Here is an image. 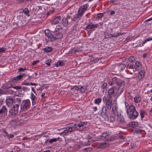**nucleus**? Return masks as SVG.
Wrapping results in <instances>:
<instances>
[{
    "label": "nucleus",
    "mask_w": 152,
    "mask_h": 152,
    "mask_svg": "<svg viewBox=\"0 0 152 152\" xmlns=\"http://www.w3.org/2000/svg\"><path fill=\"white\" fill-rule=\"evenodd\" d=\"M113 114L110 116V119L111 121H114L116 118L117 122L123 124L124 121L123 116L118 113V108L116 105H112Z\"/></svg>",
    "instance_id": "obj_1"
},
{
    "label": "nucleus",
    "mask_w": 152,
    "mask_h": 152,
    "mask_svg": "<svg viewBox=\"0 0 152 152\" xmlns=\"http://www.w3.org/2000/svg\"><path fill=\"white\" fill-rule=\"evenodd\" d=\"M126 112L129 117L132 119L136 118L138 115L134 105H126Z\"/></svg>",
    "instance_id": "obj_2"
},
{
    "label": "nucleus",
    "mask_w": 152,
    "mask_h": 152,
    "mask_svg": "<svg viewBox=\"0 0 152 152\" xmlns=\"http://www.w3.org/2000/svg\"><path fill=\"white\" fill-rule=\"evenodd\" d=\"M8 107H10L11 105H7ZM13 106L12 108L10 110V113L14 115L17 114L18 113V107L19 105H11Z\"/></svg>",
    "instance_id": "obj_3"
},
{
    "label": "nucleus",
    "mask_w": 152,
    "mask_h": 152,
    "mask_svg": "<svg viewBox=\"0 0 152 152\" xmlns=\"http://www.w3.org/2000/svg\"><path fill=\"white\" fill-rule=\"evenodd\" d=\"M81 88L80 86H75L71 88V92L73 95L75 96H78L79 89Z\"/></svg>",
    "instance_id": "obj_4"
},
{
    "label": "nucleus",
    "mask_w": 152,
    "mask_h": 152,
    "mask_svg": "<svg viewBox=\"0 0 152 152\" xmlns=\"http://www.w3.org/2000/svg\"><path fill=\"white\" fill-rule=\"evenodd\" d=\"M125 85V83H123L120 85L116 94L117 97L120 96L124 91Z\"/></svg>",
    "instance_id": "obj_5"
},
{
    "label": "nucleus",
    "mask_w": 152,
    "mask_h": 152,
    "mask_svg": "<svg viewBox=\"0 0 152 152\" xmlns=\"http://www.w3.org/2000/svg\"><path fill=\"white\" fill-rule=\"evenodd\" d=\"M52 37L51 41H53L56 39H60L63 37V34L61 33H58L53 34Z\"/></svg>",
    "instance_id": "obj_6"
},
{
    "label": "nucleus",
    "mask_w": 152,
    "mask_h": 152,
    "mask_svg": "<svg viewBox=\"0 0 152 152\" xmlns=\"http://www.w3.org/2000/svg\"><path fill=\"white\" fill-rule=\"evenodd\" d=\"M103 101L106 104H112V100L111 98H109L106 96H104L102 99Z\"/></svg>",
    "instance_id": "obj_7"
},
{
    "label": "nucleus",
    "mask_w": 152,
    "mask_h": 152,
    "mask_svg": "<svg viewBox=\"0 0 152 152\" xmlns=\"http://www.w3.org/2000/svg\"><path fill=\"white\" fill-rule=\"evenodd\" d=\"M76 126H75V124L74 126L71 127H68L66 128V130H64L63 132V133L65 134H67L69 132H71L74 131L75 129V128Z\"/></svg>",
    "instance_id": "obj_8"
},
{
    "label": "nucleus",
    "mask_w": 152,
    "mask_h": 152,
    "mask_svg": "<svg viewBox=\"0 0 152 152\" xmlns=\"http://www.w3.org/2000/svg\"><path fill=\"white\" fill-rule=\"evenodd\" d=\"M45 35L48 37V40L49 41H51L52 38L53 36V34H52L50 31L48 29H47L45 30Z\"/></svg>",
    "instance_id": "obj_9"
},
{
    "label": "nucleus",
    "mask_w": 152,
    "mask_h": 152,
    "mask_svg": "<svg viewBox=\"0 0 152 152\" xmlns=\"http://www.w3.org/2000/svg\"><path fill=\"white\" fill-rule=\"evenodd\" d=\"M127 67L130 69L129 71L132 73L134 72L137 70V67H135V65L132 64H128Z\"/></svg>",
    "instance_id": "obj_10"
},
{
    "label": "nucleus",
    "mask_w": 152,
    "mask_h": 152,
    "mask_svg": "<svg viewBox=\"0 0 152 152\" xmlns=\"http://www.w3.org/2000/svg\"><path fill=\"white\" fill-rule=\"evenodd\" d=\"M61 19V16H58L56 17L53 20H52L51 23L52 25H55L58 24L59 23V21Z\"/></svg>",
    "instance_id": "obj_11"
},
{
    "label": "nucleus",
    "mask_w": 152,
    "mask_h": 152,
    "mask_svg": "<svg viewBox=\"0 0 152 152\" xmlns=\"http://www.w3.org/2000/svg\"><path fill=\"white\" fill-rule=\"evenodd\" d=\"M107 93L109 98H111L114 95L115 89L114 87L109 89Z\"/></svg>",
    "instance_id": "obj_12"
},
{
    "label": "nucleus",
    "mask_w": 152,
    "mask_h": 152,
    "mask_svg": "<svg viewBox=\"0 0 152 152\" xmlns=\"http://www.w3.org/2000/svg\"><path fill=\"white\" fill-rule=\"evenodd\" d=\"M24 75V74H23V75H20L14 77L12 78L13 81L15 82L18 80H19L21 79L23 76Z\"/></svg>",
    "instance_id": "obj_13"
},
{
    "label": "nucleus",
    "mask_w": 152,
    "mask_h": 152,
    "mask_svg": "<svg viewBox=\"0 0 152 152\" xmlns=\"http://www.w3.org/2000/svg\"><path fill=\"white\" fill-rule=\"evenodd\" d=\"M64 63L63 61L61 60H59L57 62L55 63V66L57 67H59L63 66L64 65Z\"/></svg>",
    "instance_id": "obj_14"
},
{
    "label": "nucleus",
    "mask_w": 152,
    "mask_h": 152,
    "mask_svg": "<svg viewBox=\"0 0 152 152\" xmlns=\"http://www.w3.org/2000/svg\"><path fill=\"white\" fill-rule=\"evenodd\" d=\"M139 125V123L137 121H132L129 124V125L130 126L133 128H135Z\"/></svg>",
    "instance_id": "obj_15"
},
{
    "label": "nucleus",
    "mask_w": 152,
    "mask_h": 152,
    "mask_svg": "<svg viewBox=\"0 0 152 152\" xmlns=\"http://www.w3.org/2000/svg\"><path fill=\"white\" fill-rule=\"evenodd\" d=\"M98 26V24L90 25L89 24L86 26V28L87 29H92L95 28H96Z\"/></svg>",
    "instance_id": "obj_16"
},
{
    "label": "nucleus",
    "mask_w": 152,
    "mask_h": 152,
    "mask_svg": "<svg viewBox=\"0 0 152 152\" xmlns=\"http://www.w3.org/2000/svg\"><path fill=\"white\" fill-rule=\"evenodd\" d=\"M88 7V5L87 4H86L80 7V10H81L82 11L84 12H85Z\"/></svg>",
    "instance_id": "obj_17"
},
{
    "label": "nucleus",
    "mask_w": 152,
    "mask_h": 152,
    "mask_svg": "<svg viewBox=\"0 0 152 152\" xmlns=\"http://www.w3.org/2000/svg\"><path fill=\"white\" fill-rule=\"evenodd\" d=\"M7 111V109L5 106H3L2 108L0 110V116L2 115L3 114H4Z\"/></svg>",
    "instance_id": "obj_18"
},
{
    "label": "nucleus",
    "mask_w": 152,
    "mask_h": 152,
    "mask_svg": "<svg viewBox=\"0 0 152 152\" xmlns=\"http://www.w3.org/2000/svg\"><path fill=\"white\" fill-rule=\"evenodd\" d=\"M6 104H12L13 103V99L12 98H8L6 101Z\"/></svg>",
    "instance_id": "obj_19"
},
{
    "label": "nucleus",
    "mask_w": 152,
    "mask_h": 152,
    "mask_svg": "<svg viewBox=\"0 0 152 152\" xmlns=\"http://www.w3.org/2000/svg\"><path fill=\"white\" fill-rule=\"evenodd\" d=\"M69 22L66 18H64L62 19V24L64 27L67 26Z\"/></svg>",
    "instance_id": "obj_20"
},
{
    "label": "nucleus",
    "mask_w": 152,
    "mask_h": 152,
    "mask_svg": "<svg viewBox=\"0 0 152 152\" xmlns=\"http://www.w3.org/2000/svg\"><path fill=\"white\" fill-rule=\"evenodd\" d=\"M53 50V48L50 47H47L43 48V50L45 52L49 53L51 52Z\"/></svg>",
    "instance_id": "obj_21"
},
{
    "label": "nucleus",
    "mask_w": 152,
    "mask_h": 152,
    "mask_svg": "<svg viewBox=\"0 0 152 152\" xmlns=\"http://www.w3.org/2000/svg\"><path fill=\"white\" fill-rule=\"evenodd\" d=\"M145 73V71L144 70H141L139 73L138 75L140 76L141 79L144 76Z\"/></svg>",
    "instance_id": "obj_22"
},
{
    "label": "nucleus",
    "mask_w": 152,
    "mask_h": 152,
    "mask_svg": "<svg viewBox=\"0 0 152 152\" xmlns=\"http://www.w3.org/2000/svg\"><path fill=\"white\" fill-rule=\"evenodd\" d=\"M75 124L76 126L77 127V126H78L79 127L84 126L86 125L85 123L82 122H81L80 123H78L77 124Z\"/></svg>",
    "instance_id": "obj_23"
},
{
    "label": "nucleus",
    "mask_w": 152,
    "mask_h": 152,
    "mask_svg": "<svg viewBox=\"0 0 152 152\" xmlns=\"http://www.w3.org/2000/svg\"><path fill=\"white\" fill-rule=\"evenodd\" d=\"M66 18L67 19L68 21L69 22V24L72 21V17L69 15H68Z\"/></svg>",
    "instance_id": "obj_24"
},
{
    "label": "nucleus",
    "mask_w": 152,
    "mask_h": 152,
    "mask_svg": "<svg viewBox=\"0 0 152 152\" xmlns=\"http://www.w3.org/2000/svg\"><path fill=\"white\" fill-rule=\"evenodd\" d=\"M123 33L121 32H119L118 34H116L115 35H114L113 34H110L111 38L112 37H117L119 36L123 35Z\"/></svg>",
    "instance_id": "obj_25"
},
{
    "label": "nucleus",
    "mask_w": 152,
    "mask_h": 152,
    "mask_svg": "<svg viewBox=\"0 0 152 152\" xmlns=\"http://www.w3.org/2000/svg\"><path fill=\"white\" fill-rule=\"evenodd\" d=\"M23 12L25 15L28 16H29V10H28V8H25L23 10Z\"/></svg>",
    "instance_id": "obj_26"
},
{
    "label": "nucleus",
    "mask_w": 152,
    "mask_h": 152,
    "mask_svg": "<svg viewBox=\"0 0 152 152\" xmlns=\"http://www.w3.org/2000/svg\"><path fill=\"white\" fill-rule=\"evenodd\" d=\"M108 145V144L105 142L101 143L100 145V147L101 148H105Z\"/></svg>",
    "instance_id": "obj_27"
},
{
    "label": "nucleus",
    "mask_w": 152,
    "mask_h": 152,
    "mask_svg": "<svg viewBox=\"0 0 152 152\" xmlns=\"http://www.w3.org/2000/svg\"><path fill=\"white\" fill-rule=\"evenodd\" d=\"M62 28L59 26H57L55 29V31L58 32L62 30Z\"/></svg>",
    "instance_id": "obj_28"
},
{
    "label": "nucleus",
    "mask_w": 152,
    "mask_h": 152,
    "mask_svg": "<svg viewBox=\"0 0 152 152\" xmlns=\"http://www.w3.org/2000/svg\"><path fill=\"white\" fill-rule=\"evenodd\" d=\"M58 140L59 138H52L49 140V142H50V143H52L53 142L57 141Z\"/></svg>",
    "instance_id": "obj_29"
},
{
    "label": "nucleus",
    "mask_w": 152,
    "mask_h": 152,
    "mask_svg": "<svg viewBox=\"0 0 152 152\" xmlns=\"http://www.w3.org/2000/svg\"><path fill=\"white\" fill-rule=\"evenodd\" d=\"M102 101V99L100 98H98L97 99H96L94 100V103L95 104H99Z\"/></svg>",
    "instance_id": "obj_30"
},
{
    "label": "nucleus",
    "mask_w": 152,
    "mask_h": 152,
    "mask_svg": "<svg viewBox=\"0 0 152 152\" xmlns=\"http://www.w3.org/2000/svg\"><path fill=\"white\" fill-rule=\"evenodd\" d=\"M81 88L80 89H79V91L81 92L82 93H84L85 92V90L86 89V87H84L83 86H81Z\"/></svg>",
    "instance_id": "obj_31"
},
{
    "label": "nucleus",
    "mask_w": 152,
    "mask_h": 152,
    "mask_svg": "<svg viewBox=\"0 0 152 152\" xmlns=\"http://www.w3.org/2000/svg\"><path fill=\"white\" fill-rule=\"evenodd\" d=\"M152 40V37H148L147 39L144 41L142 43V45H143L144 44H145L147 42L151 41Z\"/></svg>",
    "instance_id": "obj_32"
},
{
    "label": "nucleus",
    "mask_w": 152,
    "mask_h": 152,
    "mask_svg": "<svg viewBox=\"0 0 152 152\" xmlns=\"http://www.w3.org/2000/svg\"><path fill=\"white\" fill-rule=\"evenodd\" d=\"M83 12H84L82 11L81 10H79L78 12V14L77 15V16H78V17L80 18L82 16Z\"/></svg>",
    "instance_id": "obj_33"
},
{
    "label": "nucleus",
    "mask_w": 152,
    "mask_h": 152,
    "mask_svg": "<svg viewBox=\"0 0 152 152\" xmlns=\"http://www.w3.org/2000/svg\"><path fill=\"white\" fill-rule=\"evenodd\" d=\"M23 104H30V101L28 99H26L23 101Z\"/></svg>",
    "instance_id": "obj_34"
},
{
    "label": "nucleus",
    "mask_w": 152,
    "mask_h": 152,
    "mask_svg": "<svg viewBox=\"0 0 152 152\" xmlns=\"http://www.w3.org/2000/svg\"><path fill=\"white\" fill-rule=\"evenodd\" d=\"M140 97H135L134 98L135 102L136 103H138L140 102Z\"/></svg>",
    "instance_id": "obj_35"
},
{
    "label": "nucleus",
    "mask_w": 152,
    "mask_h": 152,
    "mask_svg": "<svg viewBox=\"0 0 152 152\" xmlns=\"http://www.w3.org/2000/svg\"><path fill=\"white\" fill-rule=\"evenodd\" d=\"M107 84L106 83H103L101 86V88L102 89H104L106 88Z\"/></svg>",
    "instance_id": "obj_36"
},
{
    "label": "nucleus",
    "mask_w": 152,
    "mask_h": 152,
    "mask_svg": "<svg viewBox=\"0 0 152 152\" xmlns=\"http://www.w3.org/2000/svg\"><path fill=\"white\" fill-rule=\"evenodd\" d=\"M5 133H6L7 135V137L9 139L12 138L14 137V135L12 134H8V133L6 132H5Z\"/></svg>",
    "instance_id": "obj_37"
},
{
    "label": "nucleus",
    "mask_w": 152,
    "mask_h": 152,
    "mask_svg": "<svg viewBox=\"0 0 152 152\" xmlns=\"http://www.w3.org/2000/svg\"><path fill=\"white\" fill-rule=\"evenodd\" d=\"M126 67V65L124 64H121L119 66V68L121 70H123Z\"/></svg>",
    "instance_id": "obj_38"
},
{
    "label": "nucleus",
    "mask_w": 152,
    "mask_h": 152,
    "mask_svg": "<svg viewBox=\"0 0 152 152\" xmlns=\"http://www.w3.org/2000/svg\"><path fill=\"white\" fill-rule=\"evenodd\" d=\"M128 60L131 62H133L135 61V59L134 57L132 56L128 58Z\"/></svg>",
    "instance_id": "obj_39"
},
{
    "label": "nucleus",
    "mask_w": 152,
    "mask_h": 152,
    "mask_svg": "<svg viewBox=\"0 0 152 152\" xmlns=\"http://www.w3.org/2000/svg\"><path fill=\"white\" fill-rule=\"evenodd\" d=\"M104 16V13H99L97 14V18H101Z\"/></svg>",
    "instance_id": "obj_40"
},
{
    "label": "nucleus",
    "mask_w": 152,
    "mask_h": 152,
    "mask_svg": "<svg viewBox=\"0 0 152 152\" xmlns=\"http://www.w3.org/2000/svg\"><path fill=\"white\" fill-rule=\"evenodd\" d=\"M135 65L136 66L137 68H138L140 66L141 64L138 61H136L135 63Z\"/></svg>",
    "instance_id": "obj_41"
},
{
    "label": "nucleus",
    "mask_w": 152,
    "mask_h": 152,
    "mask_svg": "<svg viewBox=\"0 0 152 152\" xmlns=\"http://www.w3.org/2000/svg\"><path fill=\"white\" fill-rule=\"evenodd\" d=\"M108 134L107 132H105L102 134V137H105L107 136Z\"/></svg>",
    "instance_id": "obj_42"
},
{
    "label": "nucleus",
    "mask_w": 152,
    "mask_h": 152,
    "mask_svg": "<svg viewBox=\"0 0 152 152\" xmlns=\"http://www.w3.org/2000/svg\"><path fill=\"white\" fill-rule=\"evenodd\" d=\"M11 87V86L10 85H4V86H3V88L4 89H9V88H10Z\"/></svg>",
    "instance_id": "obj_43"
},
{
    "label": "nucleus",
    "mask_w": 152,
    "mask_h": 152,
    "mask_svg": "<svg viewBox=\"0 0 152 152\" xmlns=\"http://www.w3.org/2000/svg\"><path fill=\"white\" fill-rule=\"evenodd\" d=\"M22 89H23V91H29L30 90V88H27L26 86H23L22 88Z\"/></svg>",
    "instance_id": "obj_44"
},
{
    "label": "nucleus",
    "mask_w": 152,
    "mask_h": 152,
    "mask_svg": "<svg viewBox=\"0 0 152 152\" xmlns=\"http://www.w3.org/2000/svg\"><path fill=\"white\" fill-rule=\"evenodd\" d=\"M110 12V14L111 15H113L115 14V12L114 11L111 10H107L106 11L107 12Z\"/></svg>",
    "instance_id": "obj_45"
},
{
    "label": "nucleus",
    "mask_w": 152,
    "mask_h": 152,
    "mask_svg": "<svg viewBox=\"0 0 152 152\" xmlns=\"http://www.w3.org/2000/svg\"><path fill=\"white\" fill-rule=\"evenodd\" d=\"M13 88L16 90H19L20 89H21L22 88L21 86H13L12 87Z\"/></svg>",
    "instance_id": "obj_46"
},
{
    "label": "nucleus",
    "mask_w": 152,
    "mask_h": 152,
    "mask_svg": "<svg viewBox=\"0 0 152 152\" xmlns=\"http://www.w3.org/2000/svg\"><path fill=\"white\" fill-rule=\"evenodd\" d=\"M51 62V60L50 59H49L48 60L46 61L45 62V64H46L48 66H50V63Z\"/></svg>",
    "instance_id": "obj_47"
},
{
    "label": "nucleus",
    "mask_w": 152,
    "mask_h": 152,
    "mask_svg": "<svg viewBox=\"0 0 152 152\" xmlns=\"http://www.w3.org/2000/svg\"><path fill=\"white\" fill-rule=\"evenodd\" d=\"M78 18H79L78 17V16L77 15H75L74 18H72V21H75Z\"/></svg>",
    "instance_id": "obj_48"
},
{
    "label": "nucleus",
    "mask_w": 152,
    "mask_h": 152,
    "mask_svg": "<svg viewBox=\"0 0 152 152\" xmlns=\"http://www.w3.org/2000/svg\"><path fill=\"white\" fill-rule=\"evenodd\" d=\"M140 113L141 118L142 119L144 117L145 113L143 111H141Z\"/></svg>",
    "instance_id": "obj_49"
},
{
    "label": "nucleus",
    "mask_w": 152,
    "mask_h": 152,
    "mask_svg": "<svg viewBox=\"0 0 152 152\" xmlns=\"http://www.w3.org/2000/svg\"><path fill=\"white\" fill-rule=\"evenodd\" d=\"M39 62V60H37L36 61H34L32 63V65H35L37 63H38Z\"/></svg>",
    "instance_id": "obj_50"
},
{
    "label": "nucleus",
    "mask_w": 152,
    "mask_h": 152,
    "mask_svg": "<svg viewBox=\"0 0 152 152\" xmlns=\"http://www.w3.org/2000/svg\"><path fill=\"white\" fill-rule=\"evenodd\" d=\"M25 69H26L25 68L23 69V68L21 67L18 69V70L19 72H20L22 71H24V70Z\"/></svg>",
    "instance_id": "obj_51"
},
{
    "label": "nucleus",
    "mask_w": 152,
    "mask_h": 152,
    "mask_svg": "<svg viewBox=\"0 0 152 152\" xmlns=\"http://www.w3.org/2000/svg\"><path fill=\"white\" fill-rule=\"evenodd\" d=\"M104 37H105V38H106V39H108V38H111V37L110 36V34L109 35V34H105V35Z\"/></svg>",
    "instance_id": "obj_52"
},
{
    "label": "nucleus",
    "mask_w": 152,
    "mask_h": 152,
    "mask_svg": "<svg viewBox=\"0 0 152 152\" xmlns=\"http://www.w3.org/2000/svg\"><path fill=\"white\" fill-rule=\"evenodd\" d=\"M5 50L4 48H0V53L4 52L5 51Z\"/></svg>",
    "instance_id": "obj_53"
},
{
    "label": "nucleus",
    "mask_w": 152,
    "mask_h": 152,
    "mask_svg": "<svg viewBox=\"0 0 152 152\" xmlns=\"http://www.w3.org/2000/svg\"><path fill=\"white\" fill-rule=\"evenodd\" d=\"M117 80V78L116 77H113V81L114 82H116Z\"/></svg>",
    "instance_id": "obj_54"
},
{
    "label": "nucleus",
    "mask_w": 152,
    "mask_h": 152,
    "mask_svg": "<svg viewBox=\"0 0 152 152\" xmlns=\"http://www.w3.org/2000/svg\"><path fill=\"white\" fill-rule=\"evenodd\" d=\"M116 138H117V137H114V136L112 137H111V139H110V140H111V141L113 140H115L116 139Z\"/></svg>",
    "instance_id": "obj_55"
},
{
    "label": "nucleus",
    "mask_w": 152,
    "mask_h": 152,
    "mask_svg": "<svg viewBox=\"0 0 152 152\" xmlns=\"http://www.w3.org/2000/svg\"><path fill=\"white\" fill-rule=\"evenodd\" d=\"M85 150H88L87 151H90L92 150V148H86L84 149Z\"/></svg>",
    "instance_id": "obj_56"
},
{
    "label": "nucleus",
    "mask_w": 152,
    "mask_h": 152,
    "mask_svg": "<svg viewBox=\"0 0 152 152\" xmlns=\"http://www.w3.org/2000/svg\"><path fill=\"white\" fill-rule=\"evenodd\" d=\"M98 59V58H96L94 60V61H93V62H94V63H96L98 61L99 59Z\"/></svg>",
    "instance_id": "obj_57"
},
{
    "label": "nucleus",
    "mask_w": 152,
    "mask_h": 152,
    "mask_svg": "<svg viewBox=\"0 0 152 152\" xmlns=\"http://www.w3.org/2000/svg\"><path fill=\"white\" fill-rule=\"evenodd\" d=\"M4 101L2 99H0V104H2Z\"/></svg>",
    "instance_id": "obj_58"
},
{
    "label": "nucleus",
    "mask_w": 152,
    "mask_h": 152,
    "mask_svg": "<svg viewBox=\"0 0 152 152\" xmlns=\"http://www.w3.org/2000/svg\"><path fill=\"white\" fill-rule=\"evenodd\" d=\"M28 105H21V108H22V107L24 108V107H25L26 108L27 107V106H28Z\"/></svg>",
    "instance_id": "obj_59"
},
{
    "label": "nucleus",
    "mask_w": 152,
    "mask_h": 152,
    "mask_svg": "<svg viewBox=\"0 0 152 152\" xmlns=\"http://www.w3.org/2000/svg\"><path fill=\"white\" fill-rule=\"evenodd\" d=\"M4 91L0 88V94H3Z\"/></svg>",
    "instance_id": "obj_60"
},
{
    "label": "nucleus",
    "mask_w": 152,
    "mask_h": 152,
    "mask_svg": "<svg viewBox=\"0 0 152 152\" xmlns=\"http://www.w3.org/2000/svg\"><path fill=\"white\" fill-rule=\"evenodd\" d=\"M117 104V101L116 100H115L113 102V103L112 104Z\"/></svg>",
    "instance_id": "obj_61"
},
{
    "label": "nucleus",
    "mask_w": 152,
    "mask_h": 152,
    "mask_svg": "<svg viewBox=\"0 0 152 152\" xmlns=\"http://www.w3.org/2000/svg\"><path fill=\"white\" fill-rule=\"evenodd\" d=\"M30 85L31 86H36V84L35 83H30Z\"/></svg>",
    "instance_id": "obj_62"
},
{
    "label": "nucleus",
    "mask_w": 152,
    "mask_h": 152,
    "mask_svg": "<svg viewBox=\"0 0 152 152\" xmlns=\"http://www.w3.org/2000/svg\"><path fill=\"white\" fill-rule=\"evenodd\" d=\"M45 94L44 93H42L41 94V96L42 97H44L45 95Z\"/></svg>",
    "instance_id": "obj_63"
},
{
    "label": "nucleus",
    "mask_w": 152,
    "mask_h": 152,
    "mask_svg": "<svg viewBox=\"0 0 152 152\" xmlns=\"http://www.w3.org/2000/svg\"><path fill=\"white\" fill-rule=\"evenodd\" d=\"M120 137L122 139H124L125 138V137L123 135H121L120 136Z\"/></svg>",
    "instance_id": "obj_64"
}]
</instances>
